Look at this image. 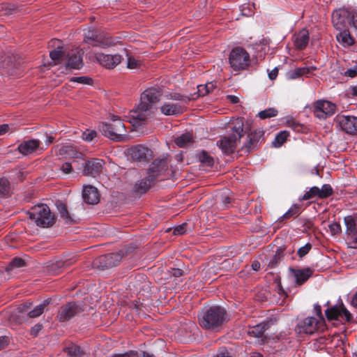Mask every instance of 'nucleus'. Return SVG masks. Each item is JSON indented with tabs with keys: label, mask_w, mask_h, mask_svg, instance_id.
<instances>
[{
	"label": "nucleus",
	"mask_w": 357,
	"mask_h": 357,
	"mask_svg": "<svg viewBox=\"0 0 357 357\" xmlns=\"http://www.w3.org/2000/svg\"><path fill=\"white\" fill-rule=\"evenodd\" d=\"M161 94V91L155 88L148 89L142 93L136 110L130 112L128 116V121L133 127L139 128L145 123L153 105L159 101Z\"/></svg>",
	"instance_id": "1"
},
{
	"label": "nucleus",
	"mask_w": 357,
	"mask_h": 357,
	"mask_svg": "<svg viewBox=\"0 0 357 357\" xmlns=\"http://www.w3.org/2000/svg\"><path fill=\"white\" fill-rule=\"evenodd\" d=\"M227 321L226 310L221 306H212L204 310L199 314V324L206 330L218 332Z\"/></svg>",
	"instance_id": "2"
},
{
	"label": "nucleus",
	"mask_w": 357,
	"mask_h": 357,
	"mask_svg": "<svg viewBox=\"0 0 357 357\" xmlns=\"http://www.w3.org/2000/svg\"><path fill=\"white\" fill-rule=\"evenodd\" d=\"M29 220L38 227L48 228L54 225L56 218L46 204L33 206L26 211Z\"/></svg>",
	"instance_id": "3"
},
{
	"label": "nucleus",
	"mask_w": 357,
	"mask_h": 357,
	"mask_svg": "<svg viewBox=\"0 0 357 357\" xmlns=\"http://www.w3.org/2000/svg\"><path fill=\"white\" fill-rule=\"evenodd\" d=\"M232 134L229 137H223L217 142L218 146L225 154H231L236 150L238 142L243 136V121L237 119L232 123Z\"/></svg>",
	"instance_id": "4"
},
{
	"label": "nucleus",
	"mask_w": 357,
	"mask_h": 357,
	"mask_svg": "<svg viewBox=\"0 0 357 357\" xmlns=\"http://www.w3.org/2000/svg\"><path fill=\"white\" fill-rule=\"evenodd\" d=\"M99 130L104 136L116 142H122L128 138L124 123L116 116H112L111 123H101Z\"/></svg>",
	"instance_id": "5"
},
{
	"label": "nucleus",
	"mask_w": 357,
	"mask_h": 357,
	"mask_svg": "<svg viewBox=\"0 0 357 357\" xmlns=\"http://www.w3.org/2000/svg\"><path fill=\"white\" fill-rule=\"evenodd\" d=\"M250 54L243 47L233 48L229 55V64L235 72L245 70L250 66Z\"/></svg>",
	"instance_id": "6"
},
{
	"label": "nucleus",
	"mask_w": 357,
	"mask_h": 357,
	"mask_svg": "<svg viewBox=\"0 0 357 357\" xmlns=\"http://www.w3.org/2000/svg\"><path fill=\"white\" fill-rule=\"evenodd\" d=\"M337 126L350 135L357 134V117L351 115L338 114L335 118Z\"/></svg>",
	"instance_id": "7"
},
{
	"label": "nucleus",
	"mask_w": 357,
	"mask_h": 357,
	"mask_svg": "<svg viewBox=\"0 0 357 357\" xmlns=\"http://www.w3.org/2000/svg\"><path fill=\"white\" fill-rule=\"evenodd\" d=\"M86 43H90L91 41L92 46L101 48H108L114 46L115 40L106 33H96L89 31L88 34H85V40Z\"/></svg>",
	"instance_id": "8"
},
{
	"label": "nucleus",
	"mask_w": 357,
	"mask_h": 357,
	"mask_svg": "<svg viewBox=\"0 0 357 357\" xmlns=\"http://www.w3.org/2000/svg\"><path fill=\"white\" fill-rule=\"evenodd\" d=\"M323 324L316 317H308L298 322L295 330L299 334L312 335L317 332Z\"/></svg>",
	"instance_id": "9"
},
{
	"label": "nucleus",
	"mask_w": 357,
	"mask_h": 357,
	"mask_svg": "<svg viewBox=\"0 0 357 357\" xmlns=\"http://www.w3.org/2000/svg\"><path fill=\"white\" fill-rule=\"evenodd\" d=\"M122 259L121 253H110L96 258L93 266L100 270H105L117 266Z\"/></svg>",
	"instance_id": "10"
},
{
	"label": "nucleus",
	"mask_w": 357,
	"mask_h": 357,
	"mask_svg": "<svg viewBox=\"0 0 357 357\" xmlns=\"http://www.w3.org/2000/svg\"><path fill=\"white\" fill-rule=\"evenodd\" d=\"M325 314L328 320L342 319L350 322L353 319L352 314L347 310L342 303L335 305L325 310Z\"/></svg>",
	"instance_id": "11"
},
{
	"label": "nucleus",
	"mask_w": 357,
	"mask_h": 357,
	"mask_svg": "<svg viewBox=\"0 0 357 357\" xmlns=\"http://www.w3.org/2000/svg\"><path fill=\"white\" fill-rule=\"evenodd\" d=\"M335 104L328 100H319L314 104L313 112L318 119H326L333 115L335 112Z\"/></svg>",
	"instance_id": "12"
},
{
	"label": "nucleus",
	"mask_w": 357,
	"mask_h": 357,
	"mask_svg": "<svg viewBox=\"0 0 357 357\" xmlns=\"http://www.w3.org/2000/svg\"><path fill=\"white\" fill-rule=\"evenodd\" d=\"M167 170V158L163 157L162 158H157L153 161L150 167L147 170V175L151 178V180L155 179L162 175Z\"/></svg>",
	"instance_id": "13"
},
{
	"label": "nucleus",
	"mask_w": 357,
	"mask_h": 357,
	"mask_svg": "<svg viewBox=\"0 0 357 357\" xmlns=\"http://www.w3.org/2000/svg\"><path fill=\"white\" fill-rule=\"evenodd\" d=\"M94 56L99 64L109 69L115 68L122 60L121 55L119 54H105L103 53H96Z\"/></svg>",
	"instance_id": "14"
},
{
	"label": "nucleus",
	"mask_w": 357,
	"mask_h": 357,
	"mask_svg": "<svg viewBox=\"0 0 357 357\" xmlns=\"http://www.w3.org/2000/svg\"><path fill=\"white\" fill-rule=\"evenodd\" d=\"M333 22H357V9L349 11L344 8H339L332 14Z\"/></svg>",
	"instance_id": "15"
},
{
	"label": "nucleus",
	"mask_w": 357,
	"mask_h": 357,
	"mask_svg": "<svg viewBox=\"0 0 357 357\" xmlns=\"http://www.w3.org/2000/svg\"><path fill=\"white\" fill-rule=\"evenodd\" d=\"M82 311V307L75 302L68 303L61 307L58 314L59 321L63 322L68 321L76 314Z\"/></svg>",
	"instance_id": "16"
},
{
	"label": "nucleus",
	"mask_w": 357,
	"mask_h": 357,
	"mask_svg": "<svg viewBox=\"0 0 357 357\" xmlns=\"http://www.w3.org/2000/svg\"><path fill=\"white\" fill-rule=\"evenodd\" d=\"M104 161L98 158H93L86 161L83 165V174L93 177L99 175L102 172Z\"/></svg>",
	"instance_id": "17"
},
{
	"label": "nucleus",
	"mask_w": 357,
	"mask_h": 357,
	"mask_svg": "<svg viewBox=\"0 0 357 357\" xmlns=\"http://www.w3.org/2000/svg\"><path fill=\"white\" fill-rule=\"evenodd\" d=\"M75 261L74 257H63L50 264L47 266V271L50 274L58 275L63 269L73 265Z\"/></svg>",
	"instance_id": "18"
},
{
	"label": "nucleus",
	"mask_w": 357,
	"mask_h": 357,
	"mask_svg": "<svg viewBox=\"0 0 357 357\" xmlns=\"http://www.w3.org/2000/svg\"><path fill=\"white\" fill-rule=\"evenodd\" d=\"M129 153L132 160L139 162L149 160L153 157L152 151L141 144L131 148Z\"/></svg>",
	"instance_id": "19"
},
{
	"label": "nucleus",
	"mask_w": 357,
	"mask_h": 357,
	"mask_svg": "<svg viewBox=\"0 0 357 357\" xmlns=\"http://www.w3.org/2000/svg\"><path fill=\"white\" fill-rule=\"evenodd\" d=\"M83 51L81 49L72 50L68 54L66 67L71 69H80L83 65Z\"/></svg>",
	"instance_id": "20"
},
{
	"label": "nucleus",
	"mask_w": 357,
	"mask_h": 357,
	"mask_svg": "<svg viewBox=\"0 0 357 357\" xmlns=\"http://www.w3.org/2000/svg\"><path fill=\"white\" fill-rule=\"evenodd\" d=\"M82 198L87 204H97L100 201V194L96 188L93 185L84 186L82 190Z\"/></svg>",
	"instance_id": "21"
},
{
	"label": "nucleus",
	"mask_w": 357,
	"mask_h": 357,
	"mask_svg": "<svg viewBox=\"0 0 357 357\" xmlns=\"http://www.w3.org/2000/svg\"><path fill=\"white\" fill-rule=\"evenodd\" d=\"M186 106L182 102H165L160 107L161 112L166 116L178 115L184 112Z\"/></svg>",
	"instance_id": "22"
},
{
	"label": "nucleus",
	"mask_w": 357,
	"mask_h": 357,
	"mask_svg": "<svg viewBox=\"0 0 357 357\" xmlns=\"http://www.w3.org/2000/svg\"><path fill=\"white\" fill-rule=\"evenodd\" d=\"M264 131L261 130H255L251 132L248 135V142L243 147L246 152H251L254 151L259 141L263 138Z\"/></svg>",
	"instance_id": "23"
},
{
	"label": "nucleus",
	"mask_w": 357,
	"mask_h": 357,
	"mask_svg": "<svg viewBox=\"0 0 357 357\" xmlns=\"http://www.w3.org/2000/svg\"><path fill=\"white\" fill-rule=\"evenodd\" d=\"M289 271L295 278L296 284L301 285L306 282L308 278L312 275L313 271L310 268L303 269H294L289 268Z\"/></svg>",
	"instance_id": "24"
},
{
	"label": "nucleus",
	"mask_w": 357,
	"mask_h": 357,
	"mask_svg": "<svg viewBox=\"0 0 357 357\" xmlns=\"http://www.w3.org/2000/svg\"><path fill=\"white\" fill-rule=\"evenodd\" d=\"M40 144V142L38 139H29L21 143L18 146L17 150L22 154L26 155L35 151Z\"/></svg>",
	"instance_id": "25"
},
{
	"label": "nucleus",
	"mask_w": 357,
	"mask_h": 357,
	"mask_svg": "<svg viewBox=\"0 0 357 357\" xmlns=\"http://www.w3.org/2000/svg\"><path fill=\"white\" fill-rule=\"evenodd\" d=\"M147 175L144 178L137 181L134 186V191L138 194H144L146 192L151 186L154 183L153 180Z\"/></svg>",
	"instance_id": "26"
},
{
	"label": "nucleus",
	"mask_w": 357,
	"mask_h": 357,
	"mask_svg": "<svg viewBox=\"0 0 357 357\" xmlns=\"http://www.w3.org/2000/svg\"><path fill=\"white\" fill-rule=\"evenodd\" d=\"M316 69L317 68L314 66L297 68L294 70H289L287 73V77L289 79H297L303 75H307L311 73L313 70Z\"/></svg>",
	"instance_id": "27"
},
{
	"label": "nucleus",
	"mask_w": 357,
	"mask_h": 357,
	"mask_svg": "<svg viewBox=\"0 0 357 357\" xmlns=\"http://www.w3.org/2000/svg\"><path fill=\"white\" fill-rule=\"evenodd\" d=\"M309 42V33L307 29H302L295 36L294 44L299 50L306 47Z\"/></svg>",
	"instance_id": "28"
},
{
	"label": "nucleus",
	"mask_w": 357,
	"mask_h": 357,
	"mask_svg": "<svg viewBox=\"0 0 357 357\" xmlns=\"http://www.w3.org/2000/svg\"><path fill=\"white\" fill-rule=\"evenodd\" d=\"M346 226V234L347 237L357 234V218L353 215H347L344 218Z\"/></svg>",
	"instance_id": "29"
},
{
	"label": "nucleus",
	"mask_w": 357,
	"mask_h": 357,
	"mask_svg": "<svg viewBox=\"0 0 357 357\" xmlns=\"http://www.w3.org/2000/svg\"><path fill=\"white\" fill-rule=\"evenodd\" d=\"M56 205L60 217L64 220L65 223L69 224L75 222L74 218L68 211L67 206L64 203L59 201L56 202Z\"/></svg>",
	"instance_id": "30"
},
{
	"label": "nucleus",
	"mask_w": 357,
	"mask_h": 357,
	"mask_svg": "<svg viewBox=\"0 0 357 357\" xmlns=\"http://www.w3.org/2000/svg\"><path fill=\"white\" fill-rule=\"evenodd\" d=\"M337 40L344 47L351 46L354 43L353 38L351 36L350 32L347 29H344L336 36Z\"/></svg>",
	"instance_id": "31"
},
{
	"label": "nucleus",
	"mask_w": 357,
	"mask_h": 357,
	"mask_svg": "<svg viewBox=\"0 0 357 357\" xmlns=\"http://www.w3.org/2000/svg\"><path fill=\"white\" fill-rule=\"evenodd\" d=\"M59 153L61 155L66 154L67 156L70 158H82L83 156V154L81 152L77 151L71 145L63 146L59 149Z\"/></svg>",
	"instance_id": "32"
},
{
	"label": "nucleus",
	"mask_w": 357,
	"mask_h": 357,
	"mask_svg": "<svg viewBox=\"0 0 357 357\" xmlns=\"http://www.w3.org/2000/svg\"><path fill=\"white\" fill-rule=\"evenodd\" d=\"M268 328V325L267 323L261 322L251 327L248 331V333L253 337H260L263 336L264 332L267 330Z\"/></svg>",
	"instance_id": "33"
},
{
	"label": "nucleus",
	"mask_w": 357,
	"mask_h": 357,
	"mask_svg": "<svg viewBox=\"0 0 357 357\" xmlns=\"http://www.w3.org/2000/svg\"><path fill=\"white\" fill-rule=\"evenodd\" d=\"M193 142L192 135L190 133H185L175 139L176 144L181 148H185L190 146Z\"/></svg>",
	"instance_id": "34"
},
{
	"label": "nucleus",
	"mask_w": 357,
	"mask_h": 357,
	"mask_svg": "<svg viewBox=\"0 0 357 357\" xmlns=\"http://www.w3.org/2000/svg\"><path fill=\"white\" fill-rule=\"evenodd\" d=\"M65 53L63 47L58 46L50 52V56L55 64H58L63 61Z\"/></svg>",
	"instance_id": "35"
},
{
	"label": "nucleus",
	"mask_w": 357,
	"mask_h": 357,
	"mask_svg": "<svg viewBox=\"0 0 357 357\" xmlns=\"http://www.w3.org/2000/svg\"><path fill=\"white\" fill-rule=\"evenodd\" d=\"M199 161L206 167H212L214 164L213 158L206 151L202 150L197 154Z\"/></svg>",
	"instance_id": "36"
},
{
	"label": "nucleus",
	"mask_w": 357,
	"mask_h": 357,
	"mask_svg": "<svg viewBox=\"0 0 357 357\" xmlns=\"http://www.w3.org/2000/svg\"><path fill=\"white\" fill-rule=\"evenodd\" d=\"M11 194V188L7 178H0V198H5Z\"/></svg>",
	"instance_id": "37"
},
{
	"label": "nucleus",
	"mask_w": 357,
	"mask_h": 357,
	"mask_svg": "<svg viewBox=\"0 0 357 357\" xmlns=\"http://www.w3.org/2000/svg\"><path fill=\"white\" fill-rule=\"evenodd\" d=\"M17 7L11 3H2L0 4V15H10L17 12Z\"/></svg>",
	"instance_id": "38"
},
{
	"label": "nucleus",
	"mask_w": 357,
	"mask_h": 357,
	"mask_svg": "<svg viewBox=\"0 0 357 357\" xmlns=\"http://www.w3.org/2000/svg\"><path fill=\"white\" fill-rule=\"evenodd\" d=\"M320 199L319 188L313 186L300 198V200H310L312 199Z\"/></svg>",
	"instance_id": "39"
},
{
	"label": "nucleus",
	"mask_w": 357,
	"mask_h": 357,
	"mask_svg": "<svg viewBox=\"0 0 357 357\" xmlns=\"http://www.w3.org/2000/svg\"><path fill=\"white\" fill-rule=\"evenodd\" d=\"M278 114V111L274 107H269L258 113L257 116L261 119H266L271 117L276 116Z\"/></svg>",
	"instance_id": "40"
},
{
	"label": "nucleus",
	"mask_w": 357,
	"mask_h": 357,
	"mask_svg": "<svg viewBox=\"0 0 357 357\" xmlns=\"http://www.w3.org/2000/svg\"><path fill=\"white\" fill-rule=\"evenodd\" d=\"M289 137V132L287 131H280L275 137L273 141V144L275 147H280L286 141Z\"/></svg>",
	"instance_id": "41"
},
{
	"label": "nucleus",
	"mask_w": 357,
	"mask_h": 357,
	"mask_svg": "<svg viewBox=\"0 0 357 357\" xmlns=\"http://www.w3.org/2000/svg\"><path fill=\"white\" fill-rule=\"evenodd\" d=\"M168 98L172 100H176L177 102H182L183 105L186 106V105L190 101V98L187 96H183L178 93H172L167 96Z\"/></svg>",
	"instance_id": "42"
},
{
	"label": "nucleus",
	"mask_w": 357,
	"mask_h": 357,
	"mask_svg": "<svg viewBox=\"0 0 357 357\" xmlns=\"http://www.w3.org/2000/svg\"><path fill=\"white\" fill-rule=\"evenodd\" d=\"M283 257V252L282 250L278 249L275 255L271 257L268 262V266L270 268H275L281 261Z\"/></svg>",
	"instance_id": "43"
},
{
	"label": "nucleus",
	"mask_w": 357,
	"mask_h": 357,
	"mask_svg": "<svg viewBox=\"0 0 357 357\" xmlns=\"http://www.w3.org/2000/svg\"><path fill=\"white\" fill-rule=\"evenodd\" d=\"M333 193V188L330 184H324L319 188L320 199L328 198Z\"/></svg>",
	"instance_id": "44"
},
{
	"label": "nucleus",
	"mask_w": 357,
	"mask_h": 357,
	"mask_svg": "<svg viewBox=\"0 0 357 357\" xmlns=\"http://www.w3.org/2000/svg\"><path fill=\"white\" fill-rule=\"evenodd\" d=\"M66 350L71 357H79L82 354L80 347L76 344H72L68 347Z\"/></svg>",
	"instance_id": "45"
},
{
	"label": "nucleus",
	"mask_w": 357,
	"mask_h": 357,
	"mask_svg": "<svg viewBox=\"0 0 357 357\" xmlns=\"http://www.w3.org/2000/svg\"><path fill=\"white\" fill-rule=\"evenodd\" d=\"M25 262L24 259L20 258V257H15L12 259V261L10 262L7 271L12 270L14 268H21L24 266Z\"/></svg>",
	"instance_id": "46"
},
{
	"label": "nucleus",
	"mask_w": 357,
	"mask_h": 357,
	"mask_svg": "<svg viewBox=\"0 0 357 357\" xmlns=\"http://www.w3.org/2000/svg\"><path fill=\"white\" fill-rule=\"evenodd\" d=\"M219 199L222 204L224 208H227L231 203V197L228 191L221 193L219 196Z\"/></svg>",
	"instance_id": "47"
},
{
	"label": "nucleus",
	"mask_w": 357,
	"mask_h": 357,
	"mask_svg": "<svg viewBox=\"0 0 357 357\" xmlns=\"http://www.w3.org/2000/svg\"><path fill=\"white\" fill-rule=\"evenodd\" d=\"M97 135V132L94 130H86L83 132L82 137L86 142L92 141Z\"/></svg>",
	"instance_id": "48"
},
{
	"label": "nucleus",
	"mask_w": 357,
	"mask_h": 357,
	"mask_svg": "<svg viewBox=\"0 0 357 357\" xmlns=\"http://www.w3.org/2000/svg\"><path fill=\"white\" fill-rule=\"evenodd\" d=\"M70 82H77L84 84H91L92 79L85 76L73 77L70 79Z\"/></svg>",
	"instance_id": "49"
},
{
	"label": "nucleus",
	"mask_w": 357,
	"mask_h": 357,
	"mask_svg": "<svg viewBox=\"0 0 357 357\" xmlns=\"http://www.w3.org/2000/svg\"><path fill=\"white\" fill-rule=\"evenodd\" d=\"M44 310L39 305H38L34 309L29 312L28 316L30 318L38 317L42 314Z\"/></svg>",
	"instance_id": "50"
},
{
	"label": "nucleus",
	"mask_w": 357,
	"mask_h": 357,
	"mask_svg": "<svg viewBox=\"0 0 357 357\" xmlns=\"http://www.w3.org/2000/svg\"><path fill=\"white\" fill-rule=\"evenodd\" d=\"M311 248H312V245L309 243H306L304 246L300 248L298 250L297 253H298V256L302 258L310 252Z\"/></svg>",
	"instance_id": "51"
},
{
	"label": "nucleus",
	"mask_w": 357,
	"mask_h": 357,
	"mask_svg": "<svg viewBox=\"0 0 357 357\" xmlns=\"http://www.w3.org/2000/svg\"><path fill=\"white\" fill-rule=\"evenodd\" d=\"M298 211V207L296 205H293L282 217L281 218H289L294 215H296Z\"/></svg>",
	"instance_id": "52"
},
{
	"label": "nucleus",
	"mask_w": 357,
	"mask_h": 357,
	"mask_svg": "<svg viewBox=\"0 0 357 357\" xmlns=\"http://www.w3.org/2000/svg\"><path fill=\"white\" fill-rule=\"evenodd\" d=\"M187 223H183L175 227L173 229V234L174 235H182L186 232Z\"/></svg>",
	"instance_id": "53"
},
{
	"label": "nucleus",
	"mask_w": 357,
	"mask_h": 357,
	"mask_svg": "<svg viewBox=\"0 0 357 357\" xmlns=\"http://www.w3.org/2000/svg\"><path fill=\"white\" fill-rule=\"evenodd\" d=\"M139 66V63L137 60L132 56L128 57L127 67L130 69H135L137 68Z\"/></svg>",
	"instance_id": "54"
},
{
	"label": "nucleus",
	"mask_w": 357,
	"mask_h": 357,
	"mask_svg": "<svg viewBox=\"0 0 357 357\" xmlns=\"http://www.w3.org/2000/svg\"><path fill=\"white\" fill-rule=\"evenodd\" d=\"M314 312L315 315L317 316L316 318H317L318 320H320V321L324 323V319L323 315H322L321 305H319V304H315L314 305Z\"/></svg>",
	"instance_id": "55"
},
{
	"label": "nucleus",
	"mask_w": 357,
	"mask_h": 357,
	"mask_svg": "<svg viewBox=\"0 0 357 357\" xmlns=\"http://www.w3.org/2000/svg\"><path fill=\"white\" fill-rule=\"evenodd\" d=\"M348 245L349 248H357V234L354 236H349L347 237Z\"/></svg>",
	"instance_id": "56"
},
{
	"label": "nucleus",
	"mask_w": 357,
	"mask_h": 357,
	"mask_svg": "<svg viewBox=\"0 0 357 357\" xmlns=\"http://www.w3.org/2000/svg\"><path fill=\"white\" fill-rule=\"evenodd\" d=\"M344 75L349 77H354L357 75V66H354L353 68L347 69L344 72Z\"/></svg>",
	"instance_id": "57"
},
{
	"label": "nucleus",
	"mask_w": 357,
	"mask_h": 357,
	"mask_svg": "<svg viewBox=\"0 0 357 357\" xmlns=\"http://www.w3.org/2000/svg\"><path fill=\"white\" fill-rule=\"evenodd\" d=\"M329 229L333 234H337L341 231L340 225L336 222L330 225Z\"/></svg>",
	"instance_id": "58"
},
{
	"label": "nucleus",
	"mask_w": 357,
	"mask_h": 357,
	"mask_svg": "<svg viewBox=\"0 0 357 357\" xmlns=\"http://www.w3.org/2000/svg\"><path fill=\"white\" fill-rule=\"evenodd\" d=\"M9 337L8 336L0 337V351L6 348L9 344Z\"/></svg>",
	"instance_id": "59"
},
{
	"label": "nucleus",
	"mask_w": 357,
	"mask_h": 357,
	"mask_svg": "<svg viewBox=\"0 0 357 357\" xmlns=\"http://www.w3.org/2000/svg\"><path fill=\"white\" fill-rule=\"evenodd\" d=\"M72 165L70 162H65L61 167V170L64 174H70L72 172Z\"/></svg>",
	"instance_id": "60"
},
{
	"label": "nucleus",
	"mask_w": 357,
	"mask_h": 357,
	"mask_svg": "<svg viewBox=\"0 0 357 357\" xmlns=\"http://www.w3.org/2000/svg\"><path fill=\"white\" fill-rule=\"evenodd\" d=\"M197 93L199 96H204L208 93L207 89L205 87V84L197 86Z\"/></svg>",
	"instance_id": "61"
},
{
	"label": "nucleus",
	"mask_w": 357,
	"mask_h": 357,
	"mask_svg": "<svg viewBox=\"0 0 357 357\" xmlns=\"http://www.w3.org/2000/svg\"><path fill=\"white\" fill-rule=\"evenodd\" d=\"M136 354V352L131 351L124 354H114L112 357H135Z\"/></svg>",
	"instance_id": "62"
},
{
	"label": "nucleus",
	"mask_w": 357,
	"mask_h": 357,
	"mask_svg": "<svg viewBox=\"0 0 357 357\" xmlns=\"http://www.w3.org/2000/svg\"><path fill=\"white\" fill-rule=\"evenodd\" d=\"M169 273L172 276L178 278L183 275V271L180 268H172V270L169 271Z\"/></svg>",
	"instance_id": "63"
},
{
	"label": "nucleus",
	"mask_w": 357,
	"mask_h": 357,
	"mask_svg": "<svg viewBox=\"0 0 357 357\" xmlns=\"http://www.w3.org/2000/svg\"><path fill=\"white\" fill-rule=\"evenodd\" d=\"M214 357H231L227 350L225 348L221 349Z\"/></svg>",
	"instance_id": "64"
}]
</instances>
